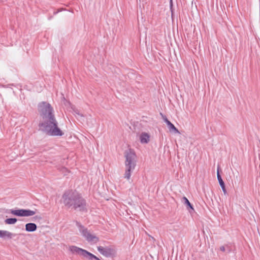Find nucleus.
Instances as JSON below:
<instances>
[{
    "label": "nucleus",
    "mask_w": 260,
    "mask_h": 260,
    "mask_svg": "<svg viewBox=\"0 0 260 260\" xmlns=\"http://www.w3.org/2000/svg\"><path fill=\"white\" fill-rule=\"evenodd\" d=\"M38 110L43 120L39 124L40 129L49 136H62L63 133L58 127V122L51 105L42 102L38 105Z\"/></svg>",
    "instance_id": "nucleus-1"
},
{
    "label": "nucleus",
    "mask_w": 260,
    "mask_h": 260,
    "mask_svg": "<svg viewBox=\"0 0 260 260\" xmlns=\"http://www.w3.org/2000/svg\"><path fill=\"white\" fill-rule=\"evenodd\" d=\"M64 205L68 208L72 207L80 211H86V203L82 197L76 191L68 190L62 195Z\"/></svg>",
    "instance_id": "nucleus-2"
},
{
    "label": "nucleus",
    "mask_w": 260,
    "mask_h": 260,
    "mask_svg": "<svg viewBox=\"0 0 260 260\" xmlns=\"http://www.w3.org/2000/svg\"><path fill=\"white\" fill-rule=\"evenodd\" d=\"M124 156L125 157L124 178L129 180L131 176V172L135 169L136 166V155L133 150L129 149L125 151Z\"/></svg>",
    "instance_id": "nucleus-3"
},
{
    "label": "nucleus",
    "mask_w": 260,
    "mask_h": 260,
    "mask_svg": "<svg viewBox=\"0 0 260 260\" xmlns=\"http://www.w3.org/2000/svg\"><path fill=\"white\" fill-rule=\"evenodd\" d=\"M76 225L78 228L79 231L82 237H84L88 243L91 244H93L99 242V237L92 233L87 228L84 226L78 221H76Z\"/></svg>",
    "instance_id": "nucleus-4"
},
{
    "label": "nucleus",
    "mask_w": 260,
    "mask_h": 260,
    "mask_svg": "<svg viewBox=\"0 0 260 260\" xmlns=\"http://www.w3.org/2000/svg\"><path fill=\"white\" fill-rule=\"evenodd\" d=\"M10 213L13 215L17 216H31L35 214L36 212L29 209H11L10 210Z\"/></svg>",
    "instance_id": "nucleus-5"
},
{
    "label": "nucleus",
    "mask_w": 260,
    "mask_h": 260,
    "mask_svg": "<svg viewBox=\"0 0 260 260\" xmlns=\"http://www.w3.org/2000/svg\"><path fill=\"white\" fill-rule=\"evenodd\" d=\"M97 249L101 254L107 257H110L115 253V249L112 247L98 246Z\"/></svg>",
    "instance_id": "nucleus-6"
},
{
    "label": "nucleus",
    "mask_w": 260,
    "mask_h": 260,
    "mask_svg": "<svg viewBox=\"0 0 260 260\" xmlns=\"http://www.w3.org/2000/svg\"><path fill=\"white\" fill-rule=\"evenodd\" d=\"M70 250L73 253L79 254L84 257L86 250L79 248L76 246H71L69 248Z\"/></svg>",
    "instance_id": "nucleus-7"
},
{
    "label": "nucleus",
    "mask_w": 260,
    "mask_h": 260,
    "mask_svg": "<svg viewBox=\"0 0 260 260\" xmlns=\"http://www.w3.org/2000/svg\"><path fill=\"white\" fill-rule=\"evenodd\" d=\"M15 235L13 233L5 230H0V238L12 239Z\"/></svg>",
    "instance_id": "nucleus-8"
},
{
    "label": "nucleus",
    "mask_w": 260,
    "mask_h": 260,
    "mask_svg": "<svg viewBox=\"0 0 260 260\" xmlns=\"http://www.w3.org/2000/svg\"><path fill=\"white\" fill-rule=\"evenodd\" d=\"M217 179L219 182V185L221 186L223 192H224V194L226 193V190L225 189V184H224L223 181L222 179L221 175H220V174L219 173L218 169L217 170Z\"/></svg>",
    "instance_id": "nucleus-9"
},
{
    "label": "nucleus",
    "mask_w": 260,
    "mask_h": 260,
    "mask_svg": "<svg viewBox=\"0 0 260 260\" xmlns=\"http://www.w3.org/2000/svg\"><path fill=\"white\" fill-rule=\"evenodd\" d=\"M37 226L34 223H28L25 224V230L28 232H32L36 231Z\"/></svg>",
    "instance_id": "nucleus-10"
},
{
    "label": "nucleus",
    "mask_w": 260,
    "mask_h": 260,
    "mask_svg": "<svg viewBox=\"0 0 260 260\" xmlns=\"http://www.w3.org/2000/svg\"><path fill=\"white\" fill-rule=\"evenodd\" d=\"M183 201H184V204L186 205V208L187 210L189 211L190 213H191V211H194V209L192 206V205L190 204L188 200L185 197H184L182 198Z\"/></svg>",
    "instance_id": "nucleus-11"
},
{
    "label": "nucleus",
    "mask_w": 260,
    "mask_h": 260,
    "mask_svg": "<svg viewBox=\"0 0 260 260\" xmlns=\"http://www.w3.org/2000/svg\"><path fill=\"white\" fill-rule=\"evenodd\" d=\"M140 141L142 143H147L149 141V136L147 133H142L140 136Z\"/></svg>",
    "instance_id": "nucleus-12"
},
{
    "label": "nucleus",
    "mask_w": 260,
    "mask_h": 260,
    "mask_svg": "<svg viewBox=\"0 0 260 260\" xmlns=\"http://www.w3.org/2000/svg\"><path fill=\"white\" fill-rule=\"evenodd\" d=\"M168 126L169 128L170 131L173 132L174 133H179V131L171 122L168 123Z\"/></svg>",
    "instance_id": "nucleus-13"
},
{
    "label": "nucleus",
    "mask_w": 260,
    "mask_h": 260,
    "mask_svg": "<svg viewBox=\"0 0 260 260\" xmlns=\"http://www.w3.org/2000/svg\"><path fill=\"white\" fill-rule=\"evenodd\" d=\"M17 221V219L15 218H7L5 220V223L7 224H15Z\"/></svg>",
    "instance_id": "nucleus-14"
},
{
    "label": "nucleus",
    "mask_w": 260,
    "mask_h": 260,
    "mask_svg": "<svg viewBox=\"0 0 260 260\" xmlns=\"http://www.w3.org/2000/svg\"><path fill=\"white\" fill-rule=\"evenodd\" d=\"M60 171L64 174V175H67V173L69 172V170L67 169V168H65V167H61L60 169Z\"/></svg>",
    "instance_id": "nucleus-15"
},
{
    "label": "nucleus",
    "mask_w": 260,
    "mask_h": 260,
    "mask_svg": "<svg viewBox=\"0 0 260 260\" xmlns=\"http://www.w3.org/2000/svg\"><path fill=\"white\" fill-rule=\"evenodd\" d=\"M75 113L78 116V117H83L84 116L83 114L79 113V111L78 110H74Z\"/></svg>",
    "instance_id": "nucleus-16"
},
{
    "label": "nucleus",
    "mask_w": 260,
    "mask_h": 260,
    "mask_svg": "<svg viewBox=\"0 0 260 260\" xmlns=\"http://www.w3.org/2000/svg\"><path fill=\"white\" fill-rule=\"evenodd\" d=\"M163 119L164 120V121L166 123V124H167V125H168V123H170L171 122L166 117H163Z\"/></svg>",
    "instance_id": "nucleus-17"
},
{
    "label": "nucleus",
    "mask_w": 260,
    "mask_h": 260,
    "mask_svg": "<svg viewBox=\"0 0 260 260\" xmlns=\"http://www.w3.org/2000/svg\"><path fill=\"white\" fill-rule=\"evenodd\" d=\"M220 250L224 252L225 251V246H221L220 247Z\"/></svg>",
    "instance_id": "nucleus-18"
},
{
    "label": "nucleus",
    "mask_w": 260,
    "mask_h": 260,
    "mask_svg": "<svg viewBox=\"0 0 260 260\" xmlns=\"http://www.w3.org/2000/svg\"><path fill=\"white\" fill-rule=\"evenodd\" d=\"M227 249L228 252L229 253H230V252L231 251V248H230V246H229L228 245H225V249Z\"/></svg>",
    "instance_id": "nucleus-19"
},
{
    "label": "nucleus",
    "mask_w": 260,
    "mask_h": 260,
    "mask_svg": "<svg viewBox=\"0 0 260 260\" xmlns=\"http://www.w3.org/2000/svg\"><path fill=\"white\" fill-rule=\"evenodd\" d=\"M58 13V12L57 11H56V12H54L53 14L54 15H56Z\"/></svg>",
    "instance_id": "nucleus-20"
},
{
    "label": "nucleus",
    "mask_w": 260,
    "mask_h": 260,
    "mask_svg": "<svg viewBox=\"0 0 260 260\" xmlns=\"http://www.w3.org/2000/svg\"><path fill=\"white\" fill-rule=\"evenodd\" d=\"M61 11V10H60V9H58L57 11V12H58H58H60Z\"/></svg>",
    "instance_id": "nucleus-21"
},
{
    "label": "nucleus",
    "mask_w": 260,
    "mask_h": 260,
    "mask_svg": "<svg viewBox=\"0 0 260 260\" xmlns=\"http://www.w3.org/2000/svg\"><path fill=\"white\" fill-rule=\"evenodd\" d=\"M170 3H171V5L172 3V0H170Z\"/></svg>",
    "instance_id": "nucleus-22"
}]
</instances>
